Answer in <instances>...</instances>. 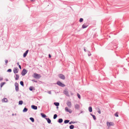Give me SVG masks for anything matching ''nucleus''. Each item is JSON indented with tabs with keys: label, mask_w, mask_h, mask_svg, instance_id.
Segmentation results:
<instances>
[{
	"label": "nucleus",
	"mask_w": 129,
	"mask_h": 129,
	"mask_svg": "<svg viewBox=\"0 0 129 129\" xmlns=\"http://www.w3.org/2000/svg\"><path fill=\"white\" fill-rule=\"evenodd\" d=\"M88 26V25H87L86 24H84L83 25L82 27L83 28H85L87 27Z\"/></svg>",
	"instance_id": "obj_16"
},
{
	"label": "nucleus",
	"mask_w": 129,
	"mask_h": 129,
	"mask_svg": "<svg viewBox=\"0 0 129 129\" xmlns=\"http://www.w3.org/2000/svg\"><path fill=\"white\" fill-rule=\"evenodd\" d=\"M11 71L12 70L11 69H9L7 71V72H11Z\"/></svg>",
	"instance_id": "obj_36"
},
{
	"label": "nucleus",
	"mask_w": 129,
	"mask_h": 129,
	"mask_svg": "<svg viewBox=\"0 0 129 129\" xmlns=\"http://www.w3.org/2000/svg\"><path fill=\"white\" fill-rule=\"evenodd\" d=\"M48 93H49V94H51V91H48Z\"/></svg>",
	"instance_id": "obj_45"
},
{
	"label": "nucleus",
	"mask_w": 129,
	"mask_h": 129,
	"mask_svg": "<svg viewBox=\"0 0 129 129\" xmlns=\"http://www.w3.org/2000/svg\"><path fill=\"white\" fill-rule=\"evenodd\" d=\"M3 80V78L2 77H0V81L2 80Z\"/></svg>",
	"instance_id": "obj_41"
},
{
	"label": "nucleus",
	"mask_w": 129,
	"mask_h": 129,
	"mask_svg": "<svg viewBox=\"0 0 129 129\" xmlns=\"http://www.w3.org/2000/svg\"><path fill=\"white\" fill-rule=\"evenodd\" d=\"M107 125L109 127L111 126H114V123L112 122H110L107 121Z\"/></svg>",
	"instance_id": "obj_3"
},
{
	"label": "nucleus",
	"mask_w": 129,
	"mask_h": 129,
	"mask_svg": "<svg viewBox=\"0 0 129 129\" xmlns=\"http://www.w3.org/2000/svg\"><path fill=\"white\" fill-rule=\"evenodd\" d=\"M13 71L14 73L16 74L18 73L19 71V69L17 67L13 69Z\"/></svg>",
	"instance_id": "obj_7"
},
{
	"label": "nucleus",
	"mask_w": 129,
	"mask_h": 129,
	"mask_svg": "<svg viewBox=\"0 0 129 129\" xmlns=\"http://www.w3.org/2000/svg\"><path fill=\"white\" fill-rule=\"evenodd\" d=\"M65 111L67 112H69V113H71L72 112V111L70 109H69L67 107H66L65 108Z\"/></svg>",
	"instance_id": "obj_9"
},
{
	"label": "nucleus",
	"mask_w": 129,
	"mask_h": 129,
	"mask_svg": "<svg viewBox=\"0 0 129 129\" xmlns=\"http://www.w3.org/2000/svg\"><path fill=\"white\" fill-rule=\"evenodd\" d=\"M33 77L36 79H39L40 77V75L38 74L37 73H35L34 74Z\"/></svg>",
	"instance_id": "obj_5"
},
{
	"label": "nucleus",
	"mask_w": 129,
	"mask_h": 129,
	"mask_svg": "<svg viewBox=\"0 0 129 129\" xmlns=\"http://www.w3.org/2000/svg\"><path fill=\"white\" fill-rule=\"evenodd\" d=\"M29 51L28 50H27L23 54V57H25L26 56L27 53H28Z\"/></svg>",
	"instance_id": "obj_11"
},
{
	"label": "nucleus",
	"mask_w": 129,
	"mask_h": 129,
	"mask_svg": "<svg viewBox=\"0 0 129 129\" xmlns=\"http://www.w3.org/2000/svg\"><path fill=\"white\" fill-rule=\"evenodd\" d=\"M54 104L57 106H58L59 105V103L58 102H54Z\"/></svg>",
	"instance_id": "obj_24"
},
{
	"label": "nucleus",
	"mask_w": 129,
	"mask_h": 129,
	"mask_svg": "<svg viewBox=\"0 0 129 129\" xmlns=\"http://www.w3.org/2000/svg\"><path fill=\"white\" fill-rule=\"evenodd\" d=\"M14 77L15 78V80H17L19 79V76L18 74H15L14 76Z\"/></svg>",
	"instance_id": "obj_10"
},
{
	"label": "nucleus",
	"mask_w": 129,
	"mask_h": 129,
	"mask_svg": "<svg viewBox=\"0 0 129 129\" xmlns=\"http://www.w3.org/2000/svg\"><path fill=\"white\" fill-rule=\"evenodd\" d=\"M31 108L32 109L35 110H36L37 109V106L34 105H32L31 106Z\"/></svg>",
	"instance_id": "obj_13"
},
{
	"label": "nucleus",
	"mask_w": 129,
	"mask_h": 129,
	"mask_svg": "<svg viewBox=\"0 0 129 129\" xmlns=\"http://www.w3.org/2000/svg\"><path fill=\"white\" fill-rule=\"evenodd\" d=\"M5 62L6 63V65H7V63L8 62V60H5Z\"/></svg>",
	"instance_id": "obj_39"
},
{
	"label": "nucleus",
	"mask_w": 129,
	"mask_h": 129,
	"mask_svg": "<svg viewBox=\"0 0 129 129\" xmlns=\"http://www.w3.org/2000/svg\"><path fill=\"white\" fill-rule=\"evenodd\" d=\"M20 84L23 87L24 86V83L23 81H21L20 82Z\"/></svg>",
	"instance_id": "obj_28"
},
{
	"label": "nucleus",
	"mask_w": 129,
	"mask_h": 129,
	"mask_svg": "<svg viewBox=\"0 0 129 129\" xmlns=\"http://www.w3.org/2000/svg\"><path fill=\"white\" fill-rule=\"evenodd\" d=\"M32 81H34L35 82H37V81L35 79H33L31 80Z\"/></svg>",
	"instance_id": "obj_40"
},
{
	"label": "nucleus",
	"mask_w": 129,
	"mask_h": 129,
	"mask_svg": "<svg viewBox=\"0 0 129 129\" xmlns=\"http://www.w3.org/2000/svg\"><path fill=\"white\" fill-rule=\"evenodd\" d=\"M88 110L89 112H91L92 111V109L91 107H89L88 108Z\"/></svg>",
	"instance_id": "obj_22"
},
{
	"label": "nucleus",
	"mask_w": 129,
	"mask_h": 129,
	"mask_svg": "<svg viewBox=\"0 0 129 129\" xmlns=\"http://www.w3.org/2000/svg\"><path fill=\"white\" fill-rule=\"evenodd\" d=\"M45 119L47 120L48 123H51V120L49 118H45Z\"/></svg>",
	"instance_id": "obj_18"
},
{
	"label": "nucleus",
	"mask_w": 129,
	"mask_h": 129,
	"mask_svg": "<svg viewBox=\"0 0 129 129\" xmlns=\"http://www.w3.org/2000/svg\"><path fill=\"white\" fill-rule=\"evenodd\" d=\"M77 95L78 96V98L79 99H80L81 98V97L80 94L78 93L77 94Z\"/></svg>",
	"instance_id": "obj_34"
},
{
	"label": "nucleus",
	"mask_w": 129,
	"mask_h": 129,
	"mask_svg": "<svg viewBox=\"0 0 129 129\" xmlns=\"http://www.w3.org/2000/svg\"><path fill=\"white\" fill-rule=\"evenodd\" d=\"M51 57V55L50 54H49V58H50Z\"/></svg>",
	"instance_id": "obj_44"
},
{
	"label": "nucleus",
	"mask_w": 129,
	"mask_h": 129,
	"mask_svg": "<svg viewBox=\"0 0 129 129\" xmlns=\"http://www.w3.org/2000/svg\"><path fill=\"white\" fill-rule=\"evenodd\" d=\"M83 19L82 18H80V20H79V21L80 22H82L83 21Z\"/></svg>",
	"instance_id": "obj_33"
},
{
	"label": "nucleus",
	"mask_w": 129,
	"mask_h": 129,
	"mask_svg": "<svg viewBox=\"0 0 129 129\" xmlns=\"http://www.w3.org/2000/svg\"><path fill=\"white\" fill-rule=\"evenodd\" d=\"M12 115L13 116L14 115V114H12Z\"/></svg>",
	"instance_id": "obj_48"
},
{
	"label": "nucleus",
	"mask_w": 129,
	"mask_h": 129,
	"mask_svg": "<svg viewBox=\"0 0 129 129\" xmlns=\"http://www.w3.org/2000/svg\"><path fill=\"white\" fill-rule=\"evenodd\" d=\"M29 89L30 91H32L33 90H34L35 88L33 86H30L29 87Z\"/></svg>",
	"instance_id": "obj_23"
},
{
	"label": "nucleus",
	"mask_w": 129,
	"mask_h": 129,
	"mask_svg": "<svg viewBox=\"0 0 129 129\" xmlns=\"http://www.w3.org/2000/svg\"><path fill=\"white\" fill-rule=\"evenodd\" d=\"M41 115L42 117L44 118L45 119L46 118V117L47 116L45 114L42 113H41Z\"/></svg>",
	"instance_id": "obj_15"
},
{
	"label": "nucleus",
	"mask_w": 129,
	"mask_h": 129,
	"mask_svg": "<svg viewBox=\"0 0 129 129\" xmlns=\"http://www.w3.org/2000/svg\"><path fill=\"white\" fill-rule=\"evenodd\" d=\"M67 105L70 108H71L72 106L71 103L70 101H68L66 103Z\"/></svg>",
	"instance_id": "obj_8"
},
{
	"label": "nucleus",
	"mask_w": 129,
	"mask_h": 129,
	"mask_svg": "<svg viewBox=\"0 0 129 129\" xmlns=\"http://www.w3.org/2000/svg\"><path fill=\"white\" fill-rule=\"evenodd\" d=\"M27 72V70H26L25 69H24L22 70L21 73L22 75V76L25 75V74H26Z\"/></svg>",
	"instance_id": "obj_4"
},
{
	"label": "nucleus",
	"mask_w": 129,
	"mask_h": 129,
	"mask_svg": "<svg viewBox=\"0 0 129 129\" xmlns=\"http://www.w3.org/2000/svg\"><path fill=\"white\" fill-rule=\"evenodd\" d=\"M58 76L62 80H64L65 79V76L62 74H60L58 75Z\"/></svg>",
	"instance_id": "obj_2"
},
{
	"label": "nucleus",
	"mask_w": 129,
	"mask_h": 129,
	"mask_svg": "<svg viewBox=\"0 0 129 129\" xmlns=\"http://www.w3.org/2000/svg\"><path fill=\"white\" fill-rule=\"evenodd\" d=\"M2 101L3 102H7L8 101V100L7 98H4L2 100Z\"/></svg>",
	"instance_id": "obj_14"
},
{
	"label": "nucleus",
	"mask_w": 129,
	"mask_h": 129,
	"mask_svg": "<svg viewBox=\"0 0 129 129\" xmlns=\"http://www.w3.org/2000/svg\"><path fill=\"white\" fill-rule=\"evenodd\" d=\"M28 110V109L26 107H25L23 110V111L24 112H26Z\"/></svg>",
	"instance_id": "obj_21"
},
{
	"label": "nucleus",
	"mask_w": 129,
	"mask_h": 129,
	"mask_svg": "<svg viewBox=\"0 0 129 129\" xmlns=\"http://www.w3.org/2000/svg\"><path fill=\"white\" fill-rule=\"evenodd\" d=\"M58 122L60 123H62L63 121V119L62 118H59L57 121Z\"/></svg>",
	"instance_id": "obj_19"
},
{
	"label": "nucleus",
	"mask_w": 129,
	"mask_h": 129,
	"mask_svg": "<svg viewBox=\"0 0 129 129\" xmlns=\"http://www.w3.org/2000/svg\"><path fill=\"white\" fill-rule=\"evenodd\" d=\"M71 95H73V93H71Z\"/></svg>",
	"instance_id": "obj_47"
},
{
	"label": "nucleus",
	"mask_w": 129,
	"mask_h": 129,
	"mask_svg": "<svg viewBox=\"0 0 129 129\" xmlns=\"http://www.w3.org/2000/svg\"><path fill=\"white\" fill-rule=\"evenodd\" d=\"M88 55L89 56H90L91 55V54L89 51H88Z\"/></svg>",
	"instance_id": "obj_35"
},
{
	"label": "nucleus",
	"mask_w": 129,
	"mask_h": 129,
	"mask_svg": "<svg viewBox=\"0 0 129 129\" xmlns=\"http://www.w3.org/2000/svg\"><path fill=\"white\" fill-rule=\"evenodd\" d=\"M90 114L93 117V119L95 120H96V117H95V116L94 115H93L92 114L90 113Z\"/></svg>",
	"instance_id": "obj_20"
},
{
	"label": "nucleus",
	"mask_w": 129,
	"mask_h": 129,
	"mask_svg": "<svg viewBox=\"0 0 129 129\" xmlns=\"http://www.w3.org/2000/svg\"><path fill=\"white\" fill-rule=\"evenodd\" d=\"M6 83L5 82H2L0 84V86L1 87H2Z\"/></svg>",
	"instance_id": "obj_26"
},
{
	"label": "nucleus",
	"mask_w": 129,
	"mask_h": 129,
	"mask_svg": "<svg viewBox=\"0 0 129 129\" xmlns=\"http://www.w3.org/2000/svg\"><path fill=\"white\" fill-rule=\"evenodd\" d=\"M64 93L67 96H69V92L67 91H63Z\"/></svg>",
	"instance_id": "obj_12"
},
{
	"label": "nucleus",
	"mask_w": 129,
	"mask_h": 129,
	"mask_svg": "<svg viewBox=\"0 0 129 129\" xmlns=\"http://www.w3.org/2000/svg\"><path fill=\"white\" fill-rule=\"evenodd\" d=\"M29 119L32 122H34V119L33 118L31 117H30Z\"/></svg>",
	"instance_id": "obj_30"
},
{
	"label": "nucleus",
	"mask_w": 129,
	"mask_h": 129,
	"mask_svg": "<svg viewBox=\"0 0 129 129\" xmlns=\"http://www.w3.org/2000/svg\"><path fill=\"white\" fill-rule=\"evenodd\" d=\"M79 105L78 104H76L75 105V108L76 109H78L79 108Z\"/></svg>",
	"instance_id": "obj_17"
},
{
	"label": "nucleus",
	"mask_w": 129,
	"mask_h": 129,
	"mask_svg": "<svg viewBox=\"0 0 129 129\" xmlns=\"http://www.w3.org/2000/svg\"><path fill=\"white\" fill-rule=\"evenodd\" d=\"M17 64L19 66V62H18L17 63Z\"/></svg>",
	"instance_id": "obj_46"
},
{
	"label": "nucleus",
	"mask_w": 129,
	"mask_h": 129,
	"mask_svg": "<svg viewBox=\"0 0 129 129\" xmlns=\"http://www.w3.org/2000/svg\"><path fill=\"white\" fill-rule=\"evenodd\" d=\"M15 90L17 92H18L19 91V85L18 83L17 82H16L15 84Z\"/></svg>",
	"instance_id": "obj_6"
},
{
	"label": "nucleus",
	"mask_w": 129,
	"mask_h": 129,
	"mask_svg": "<svg viewBox=\"0 0 129 129\" xmlns=\"http://www.w3.org/2000/svg\"><path fill=\"white\" fill-rule=\"evenodd\" d=\"M19 67L20 68V69H21V66L20 65H19Z\"/></svg>",
	"instance_id": "obj_42"
},
{
	"label": "nucleus",
	"mask_w": 129,
	"mask_h": 129,
	"mask_svg": "<svg viewBox=\"0 0 129 129\" xmlns=\"http://www.w3.org/2000/svg\"><path fill=\"white\" fill-rule=\"evenodd\" d=\"M57 117V115L56 114L54 115L53 118L54 119H55Z\"/></svg>",
	"instance_id": "obj_31"
},
{
	"label": "nucleus",
	"mask_w": 129,
	"mask_h": 129,
	"mask_svg": "<svg viewBox=\"0 0 129 129\" xmlns=\"http://www.w3.org/2000/svg\"><path fill=\"white\" fill-rule=\"evenodd\" d=\"M84 50L85 52H86V49L85 48V47H84Z\"/></svg>",
	"instance_id": "obj_43"
},
{
	"label": "nucleus",
	"mask_w": 129,
	"mask_h": 129,
	"mask_svg": "<svg viewBox=\"0 0 129 129\" xmlns=\"http://www.w3.org/2000/svg\"><path fill=\"white\" fill-rule=\"evenodd\" d=\"M70 121V120H65L64 121V122L65 123H68Z\"/></svg>",
	"instance_id": "obj_29"
},
{
	"label": "nucleus",
	"mask_w": 129,
	"mask_h": 129,
	"mask_svg": "<svg viewBox=\"0 0 129 129\" xmlns=\"http://www.w3.org/2000/svg\"><path fill=\"white\" fill-rule=\"evenodd\" d=\"M114 115L116 117H118V113L117 112H116V113H115L114 114Z\"/></svg>",
	"instance_id": "obj_32"
},
{
	"label": "nucleus",
	"mask_w": 129,
	"mask_h": 129,
	"mask_svg": "<svg viewBox=\"0 0 129 129\" xmlns=\"http://www.w3.org/2000/svg\"><path fill=\"white\" fill-rule=\"evenodd\" d=\"M74 127V126L73 125H70L69 126V128L70 129H73Z\"/></svg>",
	"instance_id": "obj_25"
},
{
	"label": "nucleus",
	"mask_w": 129,
	"mask_h": 129,
	"mask_svg": "<svg viewBox=\"0 0 129 129\" xmlns=\"http://www.w3.org/2000/svg\"><path fill=\"white\" fill-rule=\"evenodd\" d=\"M99 110L97 111V112L100 114L101 113V111L99 108L98 109Z\"/></svg>",
	"instance_id": "obj_37"
},
{
	"label": "nucleus",
	"mask_w": 129,
	"mask_h": 129,
	"mask_svg": "<svg viewBox=\"0 0 129 129\" xmlns=\"http://www.w3.org/2000/svg\"><path fill=\"white\" fill-rule=\"evenodd\" d=\"M56 84L59 86L62 87H64L65 86V85L61 82L60 81H58Z\"/></svg>",
	"instance_id": "obj_1"
},
{
	"label": "nucleus",
	"mask_w": 129,
	"mask_h": 129,
	"mask_svg": "<svg viewBox=\"0 0 129 129\" xmlns=\"http://www.w3.org/2000/svg\"><path fill=\"white\" fill-rule=\"evenodd\" d=\"M75 123V122H74L73 121H71L70 122H69V124H71L72 123Z\"/></svg>",
	"instance_id": "obj_38"
},
{
	"label": "nucleus",
	"mask_w": 129,
	"mask_h": 129,
	"mask_svg": "<svg viewBox=\"0 0 129 129\" xmlns=\"http://www.w3.org/2000/svg\"><path fill=\"white\" fill-rule=\"evenodd\" d=\"M23 103V101H20L19 102V105H22Z\"/></svg>",
	"instance_id": "obj_27"
}]
</instances>
